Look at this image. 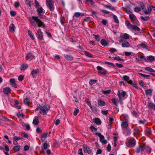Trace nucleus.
I'll return each mask as SVG.
<instances>
[{"mask_svg":"<svg viewBox=\"0 0 155 155\" xmlns=\"http://www.w3.org/2000/svg\"><path fill=\"white\" fill-rule=\"evenodd\" d=\"M29 21L31 24L35 28L37 26L45 28V25L44 22L38 18V16H32L29 18Z\"/></svg>","mask_w":155,"mask_h":155,"instance_id":"1","label":"nucleus"},{"mask_svg":"<svg viewBox=\"0 0 155 155\" xmlns=\"http://www.w3.org/2000/svg\"><path fill=\"white\" fill-rule=\"evenodd\" d=\"M50 109V107L47 105L41 106L40 109L39 113L43 115H47Z\"/></svg>","mask_w":155,"mask_h":155,"instance_id":"2","label":"nucleus"},{"mask_svg":"<svg viewBox=\"0 0 155 155\" xmlns=\"http://www.w3.org/2000/svg\"><path fill=\"white\" fill-rule=\"evenodd\" d=\"M121 91L120 92L118 91L117 93L120 102L123 100L125 99L127 97V93L125 91Z\"/></svg>","mask_w":155,"mask_h":155,"instance_id":"3","label":"nucleus"},{"mask_svg":"<svg viewBox=\"0 0 155 155\" xmlns=\"http://www.w3.org/2000/svg\"><path fill=\"white\" fill-rule=\"evenodd\" d=\"M146 143H143L137 147L135 149V152L137 153H139L140 151H143L145 149Z\"/></svg>","mask_w":155,"mask_h":155,"instance_id":"4","label":"nucleus"},{"mask_svg":"<svg viewBox=\"0 0 155 155\" xmlns=\"http://www.w3.org/2000/svg\"><path fill=\"white\" fill-rule=\"evenodd\" d=\"M83 148L84 153L93 154V153L92 151V147H89L86 144H84L83 145Z\"/></svg>","mask_w":155,"mask_h":155,"instance_id":"5","label":"nucleus"},{"mask_svg":"<svg viewBox=\"0 0 155 155\" xmlns=\"http://www.w3.org/2000/svg\"><path fill=\"white\" fill-rule=\"evenodd\" d=\"M95 134L100 137V140L101 143L104 144H106L107 143V140L104 139V136L101 134V133L96 132L95 133Z\"/></svg>","mask_w":155,"mask_h":155,"instance_id":"6","label":"nucleus"},{"mask_svg":"<svg viewBox=\"0 0 155 155\" xmlns=\"http://www.w3.org/2000/svg\"><path fill=\"white\" fill-rule=\"evenodd\" d=\"M37 37L39 40H44V37L43 35V32L40 28H39L37 31L36 33Z\"/></svg>","mask_w":155,"mask_h":155,"instance_id":"7","label":"nucleus"},{"mask_svg":"<svg viewBox=\"0 0 155 155\" xmlns=\"http://www.w3.org/2000/svg\"><path fill=\"white\" fill-rule=\"evenodd\" d=\"M97 69L98 71V73L99 74L106 75L107 74V71L105 69L103 68L100 66H97Z\"/></svg>","mask_w":155,"mask_h":155,"instance_id":"8","label":"nucleus"},{"mask_svg":"<svg viewBox=\"0 0 155 155\" xmlns=\"http://www.w3.org/2000/svg\"><path fill=\"white\" fill-rule=\"evenodd\" d=\"M46 3L48 7L51 11L54 10V7L52 0H46Z\"/></svg>","mask_w":155,"mask_h":155,"instance_id":"9","label":"nucleus"},{"mask_svg":"<svg viewBox=\"0 0 155 155\" xmlns=\"http://www.w3.org/2000/svg\"><path fill=\"white\" fill-rule=\"evenodd\" d=\"M128 143L130 147H134L136 144V142L135 139L133 138L130 139L128 141Z\"/></svg>","mask_w":155,"mask_h":155,"instance_id":"10","label":"nucleus"},{"mask_svg":"<svg viewBox=\"0 0 155 155\" xmlns=\"http://www.w3.org/2000/svg\"><path fill=\"white\" fill-rule=\"evenodd\" d=\"M39 72V71L38 69H34L31 71L30 74L33 78H36Z\"/></svg>","mask_w":155,"mask_h":155,"instance_id":"11","label":"nucleus"},{"mask_svg":"<svg viewBox=\"0 0 155 155\" xmlns=\"http://www.w3.org/2000/svg\"><path fill=\"white\" fill-rule=\"evenodd\" d=\"M26 55V59L30 61L35 58V56L31 52H29Z\"/></svg>","mask_w":155,"mask_h":155,"instance_id":"12","label":"nucleus"},{"mask_svg":"<svg viewBox=\"0 0 155 155\" xmlns=\"http://www.w3.org/2000/svg\"><path fill=\"white\" fill-rule=\"evenodd\" d=\"M24 103L25 104L28 106L32 103L31 100L28 97L25 98L24 99Z\"/></svg>","mask_w":155,"mask_h":155,"instance_id":"13","label":"nucleus"},{"mask_svg":"<svg viewBox=\"0 0 155 155\" xmlns=\"http://www.w3.org/2000/svg\"><path fill=\"white\" fill-rule=\"evenodd\" d=\"M144 60L147 62L148 61L153 62L155 60V57L152 55L149 56L147 58H144Z\"/></svg>","mask_w":155,"mask_h":155,"instance_id":"14","label":"nucleus"},{"mask_svg":"<svg viewBox=\"0 0 155 155\" xmlns=\"http://www.w3.org/2000/svg\"><path fill=\"white\" fill-rule=\"evenodd\" d=\"M148 109L150 110H155V104L151 102H149L147 105Z\"/></svg>","mask_w":155,"mask_h":155,"instance_id":"15","label":"nucleus"},{"mask_svg":"<svg viewBox=\"0 0 155 155\" xmlns=\"http://www.w3.org/2000/svg\"><path fill=\"white\" fill-rule=\"evenodd\" d=\"M64 57L68 61H71L73 60L74 57L71 55H66L64 54Z\"/></svg>","mask_w":155,"mask_h":155,"instance_id":"16","label":"nucleus"},{"mask_svg":"<svg viewBox=\"0 0 155 155\" xmlns=\"http://www.w3.org/2000/svg\"><path fill=\"white\" fill-rule=\"evenodd\" d=\"M3 92L4 94H9L11 93V90L10 87H6L4 88Z\"/></svg>","mask_w":155,"mask_h":155,"instance_id":"17","label":"nucleus"},{"mask_svg":"<svg viewBox=\"0 0 155 155\" xmlns=\"http://www.w3.org/2000/svg\"><path fill=\"white\" fill-rule=\"evenodd\" d=\"M93 121L97 125H100L101 124V120L98 118L94 117L93 119Z\"/></svg>","mask_w":155,"mask_h":155,"instance_id":"18","label":"nucleus"},{"mask_svg":"<svg viewBox=\"0 0 155 155\" xmlns=\"http://www.w3.org/2000/svg\"><path fill=\"white\" fill-rule=\"evenodd\" d=\"M15 80L14 78H12L9 80V82L11 84L13 87L15 88L17 87V86L16 84L15 83Z\"/></svg>","mask_w":155,"mask_h":155,"instance_id":"19","label":"nucleus"},{"mask_svg":"<svg viewBox=\"0 0 155 155\" xmlns=\"http://www.w3.org/2000/svg\"><path fill=\"white\" fill-rule=\"evenodd\" d=\"M138 46L142 47L143 48L146 49L148 51H150V48L146 45L143 43L139 44Z\"/></svg>","mask_w":155,"mask_h":155,"instance_id":"20","label":"nucleus"},{"mask_svg":"<svg viewBox=\"0 0 155 155\" xmlns=\"http://www.w3.org/2000/svg\"><path fill=\"white\" fill-rule=\"evenodd\" d=\"M121 46L123 48H129L130 46V44L128 42L125 41L122 43Z\"/></svg>","mask_w":155,"mask_h":155,"instance_id":"21","label":"nucleus"},{"mask_svg":"<svg viewBox=\"0 0 155 155\" xmlns=\"http://www.w3.org/2000/svg\"><path fill=\"white\" fill-rule=\"evenodd\" d=\"M45 152H46V153L47 154L49 155L51 153V151L49 149L46 150H44L43 149H42L40 151L41 154H45Z\"/></svg>","mask_w":155,"mask_h":155,"instance_id":"22","label":"nucleus"},{"mask_svg":"<svg viewBox=\"0 0 155 155\" xmlns=\"http://www.w3.org/2000/svg\"><path fill=\"white\" fill-rule=\"evenodd\" d=\"M98 105L101 107L104 106L105 105V102L104 101L99 99L98 100Z\"/></svg>","mask_w":155,"mask_h":155,"instance_id":"23","label":"nucleus"},{"mask_svg":"<svg viewBox=\"0 0 155 155\" xmlns=\"http://www.w3.org/2000/svg\"><path fill=\"white\" fill-rule=\"evenodd\" d=\"M37 9V11L38 13V15L40 16V15L43 12V9L41 6L38 7Z\"/></svg>","mask_w":155,"mask_h":155,"instance_id":"24","label":"nucleus"},{"mask_svg":"<svg viewBox=\"0 0 155 155\" xmlns=\"http://www.w3.org/2000/svg\"><path fill=\"white\" fill-rule=\"evenodd\" d=\"M152 90L150 89H147L145 91V94L147 96H151L152 94Z\"/></svg>","mask_w":155,"mask_h":155,"instance_id":"25","label":"nucleus"},{"mask_svg":"<svg viewBox=\"0 0 155 155\" xmlns=\"http://www.w3.org/2000/svg\"><path fill=\"white\" fill-rule=\"evenodd\" d=\"M28 67L27 64L24 63L21 65L20 67V70L21 71H24Z\"/></svg>","mask_w":155,"mask_h":155,"instance_id":"26","label":"nucleus"},{"mask_svg":"<svg viewBox=\"0 0 155 155\" xmlns=\"http://www.w3.org/2000/svg\"><path fill=\"white\" fill-rule=\"evenodd\" d=\"M131 113L133 115L136 117H137L139 116V114L137 112L135 111V109H133V110L131 111Z\"/></svg>","mask_w":155,"mask_h":155,"instance_id":"27","label":"nucleus"},{"mask_svg":"<svg viewBox=\"0 0 155 155\" xmlns=\"http://www.w3.org/2000/svg\"><path fill=\"white\" fill-rule=\"evenodd\" d=\"M28 35L31 38L32 40H34L35 39V38L34 35L33 34L32 31L30 30H28Z\"/></svg>","mask_w":155,"mask_h":155,"instance_id":"28","label":"nucleus"},{"mask_svg":"<svg viewBox=\"0 0 155 155\" xmlns=\"http://www.w3.org/2000/svg\"><path fill=\"white\" fill-rule=\"evenodd\" d=\"M129 16L132 22L137 18L136 16L133 14H130Z\"/></svg>","mask_w":155,"mask_h":155,"instance_id":"29","label":"nucleus"},{"mask_svg":"<svg viewBox=\"0 0 155 155\" xmlns=\"http://www.w3.org/2000/svg\"><path fill=\"white\" fill-rule=\"evenodd\" d=\"M21 124L22 126H23V125L24 124L25 125L26 128V129L27 130H29L30 129V125L28 124L24 123V122H21Z\"/></svg>","mask_w":155,"mask_h":155,"instance_id":"30","label":"nucleus"},{"mask_svg":"<svg viewBox=\"0 0 155 155\" xmlns=\"http://www.w3.org/2000/svg\"><path fill=\"white\" fill-rule=\"evenodd\" d=\"M104 63L110 65V66L112 67L113 68H116V66L113 63L107 62V61H104Z\"/></svg>","mask_w":155,"mask_h":155,"instance_id":"31","label":"nucleus"},{"mask_svg":"<svg viewBox=\"0 0 155 155\" xmlns=\"http://www.w3.org/2000/svg\"><path fill=\"white\" fill-rule=\"evenodd\" d=\"M48 134L47 133H45L43 134L41 137V140L43 141L47 138Z\"/></svg>","mask_w":155,"mask_h":155,"instance_id":"32","label":"nucleus"},{"mask_svg":"<svg viewBox=\"0 0 155 155\" xmlns=\"http://www.w3.org/2000/svg\"><path fill=\"white\" fill-rule=\"evenodd\" d=\"M15 29V26L14 24L12 23L9 26V31H14Z\"/></svg>","mask_w":155,"mask_h":155,"instance_id":"33","label":"nucleus"},{"mask_svg":"<svg viewBox=\"0 0 155 155\" xmlns=\"http://www.w3.org/2000/svg\"><path fill=\"white\" fill-rule=\"evenodd\" d=\"M128 125V123L127 121H125L122 122L121 126L124 128H126Z\"/></svg>","mask_w":155,"mask_h":155,"instance_id":"34","label":"nucleus"},{"mask_svg":"<svg viewBox=\"0 0 155 155\" xmlns=\"http://www.w3.org/2000/svg\"><path fill=\"white\" fill-rule=\"evenodd\" d=\"M101 43L104 46H107L108 44L107 42L104 39H102L101 40Z\"/></svg>","mask_w":155,"mask_h":155,"instance_id":"35","label":"nucleus"},{"mask_svg":"<svg viewBox=\"0 0 155 155\" xmlns=\"http://www.w3.org/2000/svg\"><path fill=\"white\" fill-rule=\"evenodd\" d=\"M131 27L132 29L135 31H140V28L137 26L132 25V26H131Z\"/></svg>","mask_w":155,"mask_h":155,"instance_id":"36","label":"nucleus"},{"mask_svg":"<svg viewBox=\"0 0 155 155\" xmlns=\"http://www.w3.org/2000/svg\"><path fill=\"white\" fill-rule=\"evenodd\" d=\"M85 54L87 57H88L90 58H94V56L93 54L90 53L87 51H85L84 52Z\"/></svg>","mask_w":155,"mask_h":155,"instance_id":"37","label":"nucleus"},{"mask_svg":"<svg viewBox=\"0 0 155 155\" xmlns=\"http://www.w3.org/2000/svg\"><path fill=\"white\" fill-rule=\"evenodd\" d=\"M114 21V22L116 23H119V21L118 20V18L117 16L115 15H114L113 16Z\"/></svg>","mask_w":155,"mask_h":155,"instance_id":"38","label":"nucleus"},{"mask_svg":"<svg viewBox=\"0 0 155 155\" xmlns=\"http://www.w3.org/2000/svg\"><path fill=\"white\" fill-rule=\"evenodd\" d=\"M129 35L126 33H125L123 34L122 37L125 40H127L129 38Z\"/></svg>","mask_w":155,"mask_h":155,"instance_id":"39","label":"nucleus"},{"mask_svg":"<svg viewBox=\"0 0 155 155\" xmlns=\"http://www.w3.org/2000/svg\"><path fill=\"white\" fill-rule=\"evenodd\" d=\"M145 70L151 72H155V70L149 67H146L145 68Z\"/></svg>","mask_w":155,"mask_h":155,"instance_id":"40","label":"nucleus"},{"mask_svg":"<svg viewBox=\"0 0 155 155\" xmlns=\"http://www.w3.org/2000/svg\"><path fill=\"white\" fill-rule=\"evenodd\" d=\"M97 82V80L91 79L89 81V84L90 85H92L96 83Z\"/></svg>","mask_w":155,"mask_h":155,"instance_id":"41","label":"nucleus"},{"mask_svg":"<svg viewBox=\"0 0 155 155\" xmlns=\"http://www.w3.org/2000/svg\"><path fill=\"white\" fill-rule=\"evenodd\" d=\"M140 18L144 21H147L150 19V17L148 16H146L145 17L141 16Z\"/></svg>","mask_w":155,"mask_h":155,"instance_id":"42","label":"nucleus"},{"mask_svg":"<svg viewBox=\"0 0 155 155\" xmlns=\"http://www.w3.org/2000/svg\"><path fill=\"white\" fill-rule=\"evenodd\" d=\"M139 74L140 75L141 77L145 78H147L150 76V75L140 73H139Z\"/></svg>","mask_w":155,"mask_h":155,"instance_id":"43","label":"nucleus"},{"mask_svg":"<svg viewBox=\"0 0 155 155\" xmlns=\"http://www.w3.org/2000/svg\"><path fill=\"white\" fill-rule=\"evenodd\" d=\"M39 123V120L37 119L33 120L32 122L33 124L35 125H37Z\"/></svg>","mask_w":155,"mask_h":155,"instance_id":"44","label":"nucleus"},{"mask_svg":"<svg viewBox=\"0 0 155 155\" xmlns=\"http://www.w3.org/2000/svg\"><path fill=\"white\" fill-rule=\"evenodd\" d=\"M22 139V138L20 137H17V136H14L13 137V140L14 141H18L19 140H21Z\"/></svg>","mask_w":155,"mask_h":155,"instance_id":"45","label":"nucleus"},{"mask_svg":"<svg viewBox=\"0 0 155 155\" xmlns=\"http://www.w3.org/2000/svg\"><path fill=\"white\" fill-rule=\"evenodd\" d=\"M93 35L95 36L94 38L97 41H99L100 40L101 38L99 35L94 34Z\"/></svg>","mask_w":155,"mask_h":155,"instance_id":"46","label":"nucleus"},{"mask_svg":"<svg viewBox=\"0 0 155 155\" xmlns=\"http://www.w3.org/2000/svg\"><path fill=\"white\" fill-rule=\"evenodd\" d=\"M79 110L78 108H75L74 109V112L73 114L74 116H76L77 115V114L79 112Z\"/></svg>","mask_w":155,"mask_h":155,"instance_id":"47","label":"nucleus"},{"mask_svg":"<svg viewBox=\"0 0 155 155\" xmlns=\"http://www.w3.org/2000/svg\"><path fill=\"white\" fill-rule=\"evenodd\" d=\"M111 90H108L106 91H103V93L106 95L109 94L110 93Z\"/></svg>","mask_w":155,"mask_h":155,"instance_id":"48","label":"nucleus"},{"mask_svg":"<svg viewBox=\"0 0 155 155\" xmlns=\"http://www.w3.org/2000/svg\"><path fill=\"white\" fill-rule=\"evenodd\" d=\"M132 22L133 23L136 25H140V23L137 18L132 21Z\"/></svg>","mask_w":155,"mask_h":155,"instance_id":"49","label":"nucleus"},{"mask_svg":"<svg viewBox=\"0 0 155 155\" xmlns=\"http://www.w3.org/2000/svg\"><path fill=\"white\" fill-rule=\"evenodd\" d=\"M132 22L133 23L136 25H140V23L137 18L132 21Z\"/></svg>","mask_w":155,"mask_h":155,"instance_id":"50","label":"nucleus"},{"mask_svg":"<svg viewBox=\"0 0 155 155\" xmlns=\"http://www.w3.org/2000/svg\"><path fill=\"white\" fill-rule=\"evenodd\" d=\"M35 3V7L37 8L40 6L39 3L37 1V0H34Z\"/></svg>","mask_w":155,"mask_h":155,"instance_id":"51","label":"nucleus"},{"mask_svg":"<svg viewBox=\"0 0 155 155\" xmlns=\"http://www.w3.org/2000/svg\"><path fill=\"white\" fill-rule=\"evenodd\" d=\"M125 25L127 26H130L131 27V24H130V22L126 20L125 21Z\"/></svg>","mask_w":155,"mask_h":155,"instance_id":"52","label":"nucleus"},{"mask_svg":"<svg viewBox=\"0 0 155 155\" xmlns=\"http://www.w3.org/2000/svg\"><path fill=\"white\" fill-rule=\"evenodd\" d=\"M123 79L127 82L130 79V78L128 76L124 75L123 77Z\"/></svg>","mask_w":155,"mask_h":155,"instance_id":"53","label":"nucleus"},{"mask_svg":"<svg viewBox=\"0 0 155 155\" xmlns=\"http://www.w3.org/2000/svg\"><path fill=\"white\" fill-rule=\"evenodd\" d=\"M15 151H18L20 149V147L19 146H17L14 147L13 148Z\"/></svg>","mask_w":155,"mask_h":155,"instance_id":"54","label":"nucleus"},{"mask_svg":"<svg viewBox=\"0 0 155 155\" xmlns=\"http://www.w3.org/2000/svg\"><path fill=\"white\" fill-rule=\"evenodd\" d=\"M123 117V119L124 120H125L126 121H128L129 119V117L127 115H124L122 116Z\"/></svg>","mask_w":155,"mask_h":155,"instance_id":"55","label":"nucleus"},{"mask_svg":"<svg viewBox=\"0 0 155 155\" xmlns=\"http://www.w3.org/2000/svg\"><path fill=\"white\" fill-rule=\"evenodd\" d=\"M81 13L80 12H76L74 14V16L76 18L79 17L81 16Z\"/></svg>","mask_w":155,"mask_h":155,"instance_id":"56","label":"nucleus"},{"mask_svg":"<svg viewBox=\"0 0 155 155\" xmlns=\"http://www.w3.org/2000/svg\"><path fill=\"white\" fill-rule=\"evenodd\" d=\"M147 153V154H149L151 152V149L149 147H147L146 148Z\"/></svg>","mask_w":155,"mask_h":155,"instance_id":"57","label":"nucleus"},{"mask_svg":"<svg viewBox=\"0 0 155 155\" xmlns=\"http://www.w3.org/2000/svg\"><path fill=\"white\" fill-rule=\"evenodd\" d=\"M141 10V7H135L134 8V11L136 12H139Z\"/></svg>","mask_w":155,"mask_h":155,"instance_id":"58","label":"nucleus"},{"mask_svg":"<svg viewBox=\"0 0 155 155\" xmlns=\"http://www.w3.org/2000/svg\"><path fill=\"white\" fill-rule=\"evenodd\" d=\"M24 79V77L22 75H20L18 77V79L19 81H22Z\"/></svg>","mask_w":155,"mask_h":155,"instance_id":"59","label":"nucleus"},{"mask_svg":"<svg viewBox=\"0 0 155 155\" xmlns=\"http://www.w3.org/2000/svg\"><path fill=\"white\" fill-rule=\"evenodd\" d=\"M25 3L26 4H27L29 6H31V2L29 0H26Z\"/></svg>","mask_w":155,"mask_h":155,"instance_id":"60","label":"nucleus"},{"mask_svg":"<svg viewBox=\"0 0 155 155\" xmlns=\"http://www.w3.org/2000/svg\"><path fill=\"white\" fill-rule=\"evenodd\" d=\"M10 15L12 16H14L16 14V12L12 11H10Z\"/></svg>","mask_w":155,"mask_h":155,"instance_id":"61","label":"nucleus"},{"mask_svg":"<svg viewBox=\"0 0 155 155\" xmlns=\"http://www.w3.org/2000/svg\"><path fill=\"white\" fill-rule=\"evenodd\" d=\"M101 113L104 115H107V114L108 113V110H101Z\"/></svg>","mask_w":155,"mask_h":155,"instance_id":"62","label":"nucleus"},{"mask_svg":"<svg viewBox=\"0 0 155 155\" xmlns=\"http://www.w3.org/2000/svg\"><path fill=\"white\" fill-rule=\"evenodd\" d=\"M59 145V144L58 142L57 141H55L54 143L53 146L54 147L57 148Z\"/></svg>","mask_w":155,"mask_h":155,"instance_id":"63","label":"nucleus"},{"mask_svg":"<svg viewBox=\"0 0 155 155\" xmlns=\"http://www.w3.org/2000/svg\"><path fill=\"white\" fill-rule=\"evenodd\" d=\"M78 153L80 155H84L82 149L81 148H80L78 149Z\"/></svg>","mask_w":155,"mask_h":155,"instance_id":"64","label":"nucleus"}]
</instances>
